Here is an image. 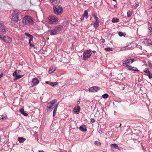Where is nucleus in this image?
Here are the masks:
<instances>
[{
	"instance_id": "2",
	"label": "nucleus",
	"mask_w": 152,
	"mask_h": 152,
	"mask_svg": "<svg viewBox=\"0 0 152 152\" xmlns=\"http://www.w3.org/2000/svg\"><path fill=\"white\" fill-rule=\"evenodd\" d=\"M22 22L24 24L28 26L33 25L34 23L32 18L29 16H25L23 19Z\"/></svg>"
},
{
	"instance_id": "30",
	"label": "nucleus",
	"mask_w": 152,
	"mask_h": 152,
	"mask_svg": "<svg viewBox=\"0 0 152 152\" xmlns=\"http://www.w3.org/2000/svg\"><path fill=\"white\" fill-rule=\"evenodd\" d=\"M111 147L112 148H114L116 149L118 147L117 144H112L111 145Z\"/></svg>"
},
{
	"instance_id": "20",
	"label": "nucleus",
	"mask_w": 152,
	"mask_h": 152,
	"mask_svg": "<svg viewBox=\"0 0 152 152\" xmlns=\"http://www.w3.org/2000/svg\"><path fill=\"white\" fill-rule=\"evenodd\" d=\"M80 130L83 132H86L87 131V129L86 126L85 125H82L80 126Z\"/></svg>"
},
{
	"instance_id": "7",
	"label": "nucleus",
	"mask_w": 152,
	"mask_h": 152,
	"mask_svg": "<svg viewBox=\"0 0 152 152\" xmlns=\"http://www.w3.org/2000/svg\"><path fill=\"white\" fill-rule=\"evenodd\" d=\"M18 13L14 12L12 14L11 19V23L12 25H15L19 21L18 18Z\"/></svg>"
},
{
	"instance_id": "22",
	"label": "nucleus",
	"mask_w": 152,
	"mask_h": 152,
	"mask_svg": "<svg viewBox=\"0 0 152 152\" xmlns=\"http://www.w3.org/2000/svg\"><path fill=\"white\" fill-rule=\"evenodd\" d=\"M134 44L133 43H131L130 45H128L125 48V49H131L132 47H134Z\"/></svg>"
},
{
	"instance_id": "1",
	"label": "nucleus",
	"mask_w": 152,
	"mask_h": 152,
	"mask_svg": "<svg viewBox=\"0 0 152 152\" xmlns=\"http://www.w3.org/2000/svg\"><path fill=\"white\" fill-rule=\"evenodd\" d=\"M63 26L62 25H57L53 27L49 30V32L51 35H55L60 32Z\"/></svg>"
},
{
	"instance_id": "40",
	"label": "nucleus",
	"mask_w": 152,
	"mask_h": 152,
	"mask_svg": "<svg viewBox=\"0 0 152 152\" xmlns=\"http://www.w3.org/2000/svg\"><path fill=\"white\" fill-rule=\"evenodd\" d=\"M92 16L96 19V20H99L98 19V18L97 17V16L96 15H93Z\"/></svg>"
},
{
	"instance_id": "5",
	"label": "nucleus",
	"mask_w": 152,
	"mask_h": 152,
	"mask_svg": "<svg viewBox=\"0 0 152 152\" xmlns=\"http://www.w3.org/2000/svg\"><path fill=\"white\" fill-rule=\"evenodd\" d=\"M53 9L54 13L57 15H60L63 12V9L61 6L58 5L53 6Z\"/></svg>"
},
{
	"instance_id": "50",
	"label": "nucleus",
	"mask_w": 152,
	"mask_h": 152,
	"mask_svg": "<svg viewBox=\"0 0 152 152\" xmlns=\"http://www.w3.org/2000/svg\"><path fill=\"white\" fill-rule=\"evenodd\" d=\"M92 52L93 53H96V51L95 50H93L92 51Z\"/></svg>"
},
{
	"instance_id": "49",
	"label": "nucleus",
	"mask_w": 152,
	"mask_h": 152,
	"mask_svg": "<svg viewBox=\"0 0 152 152\" xmlns=\"http://www.w3.org/2000/svg\"><path fill=\"white\" fill-rule=\"evenodd\" d=\"M102 42H104H104H105L104 39H102Z\"/></svg>"
},
{
	"instance_id": "36",
	"label": "nucleus",
	"mask_w": 152,
	"mask_h": 152,
	"mask_svg": "<svg viewBox=\"0 0 152 152\" xmlns=\"http://www.w3.org/2000/svg\"><path fill=\"white\" fill-rule=\"evenodd\" d=\"M118 34L120 37L124 36V33L121 32H119L118 33Z\"/></svg>"
},
{
	"instance_id": "10",
	"label": "nucleus",
	"mask_w": 152,
	"mask_h": 152,
	"mask_svg": "<svg viewBox=\"0 0 152 152\" xmlns=\"http://www.w3.org/2000/svg\"><path fill=\"white\" fill-rule=\"evenodd\" d=\"M148 30L149 35L152 37V24L151 23H148Z\"/></svg>"
},
{
	"instance_id": "33",
	"label": "nucleus",
	"mask_w": 152,
	"mask_h": 152,
	"mask_svg": "<svg viewBox=\"0 0 152 152\" xmlns=\"http://www.w3.org/2000/svg\"><path fill=\"white\" fill-rule=\"evenodd\" d=\"M105 50L107 51H112V49L110 48H105Z\"/></svg>"
},
{
	"instance_id": "25",
	"label": "nucleus",
	"mask_w": 152,
	"mask_h": 152,
	"mask_svg": "<svg viewBox=\"0 0 152 152\" xmlns=\"http://www.w3.org/2000/svg\"><path fill=\"white\" fill-rule=\"evenodd\" d=\"M20 112L21 114L23 115L24 116H27L28 115V114L27 113L24 112V109L23 108L20 109Z\"/></svg>"
},
{
	"instance_id": "8",
	"label": "nucleus",
	"mask_w": 152,
	"mask_h": 152,
	"mask_svg": "<svg viewBox=\"0 0 152 152\" xmlns=\"http://www.w3.org/2000/svg\"><path fill=\"white\" fill-rule=\"evenodd\" d=\"M134 61V60L132 59H127L124 61L125 62L123 63V66H126L127 67L128 66H129L128 64H132Z\"/></svg>"
},
{
	"instance_id": "15",
	"label": "nucleus",
	"mask_w": 152,
	"mask_h": 152,
	"mask_svg": "<svg viewBox=\"0 0 152 152\" xmlns=\"http://www.w3.org/2000/svg\"><path fill=\"white\" fill-rule=\"evenodd\" d=\"M76 80H73L72 79H69L67 80L66 81V84L67 85H71L73 84L75 82L74 81H76Z\"/></svg>"
},
{
	"instance_id": "16",
	"label": "nucleus",
	"mask_w": 152,
	"mask_h": 152,
	"mask_svg": "<svg viewBox=\"0 0 152 152\" xmlns=\"http://www.w3.org/2000/svg\"><path fill=\"white\" fill-rule=\"evenodd\" d=\"M50 1L54 6L58 5L60 2L59 0H50Z\"/></svg>"
},
{
	"instance_id": "58",
	"label": "nucleus",
	"mask_w": 152,
	"mask_h": 152,
	"mask_svg": "<svg viewBox=\"0 0 152 152\" xmlns=\"http://www.w3.org/2000/svg\"><path fill=\"white\" fill-rule=\"evenodd\" d=\"M121 124H120V126H121Z\"/></svg>"
},
{
	"instance_id": "31",
	"label": "nucleus",
	"mask_w": 152,
	"mask_h": 152,
	"mask_svg": "<svg viewBox=\"0 0 152 152\" xmlns=\"http://www.w3.org/2000/svg\"><path fill=\"white\" fill-rule=\"evenodd\" d=\"M132 13L131 11L129 10L127 12V16L128 17H130L132 15Z\"/></svg>"
},
{
	"instance_id": "35",
	"label": "nucleus",
	"mask_w": 152,
	"mask_h": 152,
	"mask_svg": "<svg viewBox=\"0 0 152 152\" xmlns=\"http://www.w3.org/2000/svg\"><path fill=\"white\" fill-rule=\"evenodd\" d=\"M7 118V115L6 114H4L2 115L1 119H6Z\"/></svg>"
},
{
	"instance_id": "47",
	"label": "nucleus",
	"mask_w": 152,
	"mask_h": 152,
	"mask_svg": "<svg viewBox=\"0 0 152 152\" xmlns=\"http://www.w3.org/2000/svg\"><path fill=\"white\" fill-rule=\"evenodd\" d=\"M3 76V73L0 74V78H1V77H2Z\"/></svg>"
},
{
	"instance_id": "44",
	"label": "nucleus",
	"mask_w": 152,
	"mask_h": 152,
	"mask_svg": "<svg viewBox=\"0 0 152 152\" xmlns=\"http://www.w3.org/2000/svg\"><path fill=\"white\" fill-rule=\"evenodd\" d=\"M91 121L92 123L95 122V120L94 118H91Z\"/></svg>"
},
{
	"instance_id": "51",
	"label": "nucleus",
	"mask_w": 152,
	"mask_h": 152,
	"mask_svg": "<svg viewBox=\"0 0 152 152\" xmlns=\"http://www.w3.org/2000/svg\"><path fill=\"white\" fill-rule=\"evenodd\" d=\"M38 152H44V151H41L40 150V151H39Z\"/></svg>"
},
{
	"instance_id": "17",
	"label": "nucleus",
	"mask_w": 152,
	"mask_h": 152,
	"mask_svg": "<svg viewBox=\"0 0 152 152\" xmlns=\"http://www.w3.org/2000/svg\"><path fill=\"white\" fill-rule=\"evenodd\" d=\"M32 82L33 86H35L39 83V81L37 78H35L32 79Z\"/></svg>"
},
{
	"instance_id": "41",
	"label": "nucleus",
	"mask_w": 152,
	"mask_h": 152,
	"mask_svg": "<svg viewBox=\"0 0 152 152\" xmlns=\"http://www.w3.org/2000/svg\"><path fill=\"white\" fill-rule=\"evenodd\" d=\"M58 83L57 82H55L53 83V86H55L57 85L58 84Z\"/></svg>"
},
{
	"instance_id": "19",
	"label": "nucleus",
	"mask_w": 152,
	"mask_h": 152,
	"mask_svg": "<svg viewBox=\"0 0 152 152\" xmlns=\"http://www.w3.org/2000/svg\"><path fill=\"white\" fill-rule=\"evenodd\" d=\"M25 35L26 36L30 38L29 40V43H30V42L33 39V36L32 35L30 34H29L27 33H25Z\"/></svg>"
},
{
	"instance_id": "27",
	"label": "nucleus",
	"mask_w": 152,
	"mask_h": 152,
	"mask_svg": "<svg viewBox=\"0 0 152 152\" xmlns=\"http://www.w3.org/2000/svg\"><path fill=\"white\" fill-rule=\"evenodd\" d=\"M23 75H17L15 77V80H17L19 79L22 78L23 77Z\"/></svg>"
},
{
	"instance_id": "48",
	"label": "nucleus",
	"mask_w": 152,
	"mask_h": 152,
	"mask_svg": "<svg viewBox=\"0 0 152 152\" xmlns=\"http://www.w3.org/2000/svg\"><path fill=\"white\" fill-rule=\"evenodd\" d=\"M84 19V17H82L81 18H80V19L81 20H83V19Z\"/></svg>"
},
{
	"instance_id": "24",
	"label": "nucleus",
	"mask_w": 152,
	"mask_h": 152,
	"mask_svg": "<svg viewBox=\"0 0 152 152\" xmlns=\"http://www.w3.org/2000/svg\"><path fill=\"white\" fill-rule=\"evenodd\" d=\"M99 26V21L96 20L94 24V26L95 28H97Z\"/></svg>"
},
{
	"instance_id": "26",
	"label": "nucleus",
	"mask_w": 152,
	"mask_h": 152,
	"mask_svg": "<svg viewBox=\"0 0 152 152\" xmlns=\"http://www.w3.org/2000/svg\"><path fill=\"white\" fill-rule=\"evenodd\" d=\"M58 104H57V105H55V107H54V110L53 111V116H55V114L56 113V111H57V109L58 107Z\"/></svg>"
},
{
	"instance_id": "9",
	"label": "nucleus",
	"mask_w": 152,
	"mask_h": 152,
	"mask_svg": "<svg viewBox=\"0 0 152 152\" xmlns=\"http://www.w3.org/2000/svg\"><path fill=\"white\" fill-rule=\"evenodd\" d=\"M100 89V88L99 87L94 86L91 87L89 90V91L91 92H95L99 91Z\"/></svg>"
},
{
	"instance_id": "32",
	"label": "nucleus",
	"mask_w": 152,
	"mask_h": 152,
	"mask_svg": "<svg viewBox=\"0 0 152 152\" xmlns=\"http://www.w3.org/2000/svg\"><path fill=\"white\" fill-rule=\"evenodd\" d=\"M147 76H148L149 79H151L152 78V73L150 72L148 74H147Z\"/></svg>"
},
{
	"instance_id": "21",
	"label": "nucleus",
	"mask_w": 152,
	"mask_h": 152,
	"mask_svg": "<svg viewBox=\"0 0 152 152\" xmlns=\"http://www.w3.org/2000/svg\"><path fill=\"white\" fill-rule=\"evenodd\" d=\"M80 110V107L77 106V107H76L74 108V111L75 113H78Z\"/></svg>"
},
{
	"instance_id": "4",
	"label": "nucleus",
	"mask_w": 152,
	"mask_h": 152,
	"mask_svg": "<svg viewBox=\"0 0 152 152\" xmlns=\"http://www.w3.org/2000/svg\"><path fill=\"white\" fill-rule=\"evenodd\" d=\"M48 22L50 24H56L58 20V18L55 15H51L48 17Z\"/></svg>"
},
{
	"instance_id": "54",
	"label": "nucleus",
	"mask_w": 152,
	"mask_h": 152,
	"mask_svg": "<svg viewBox=\"0 0 152 152\" xmlns=\"http://www.w3.org/2000/svg\"><path fill=\"white\" fill-rule=\"evenodd\" d=\"M136 6L137 7H138V4H136Z\"/></svg>"
},
{
	"instance_id": "39",
	"label": "nucleus",
	"mask_w": 152,
	"mask_h": 152,
	"mask_svg": "<svg viewBox=\"0 0 152 152\" xmlns=\"http://www.w3.org/2000/svg\"><path fill=\"white\" fill-rule=\"evenodd\" d=\"M144 72L146 73L147 74H148L149 73H150V72L148 70V69H145V70L144 71Z\"/></svg>"
},
{
	"instance_id": "3",
	"label": "nucleus",
	"mask_w": 152,
	"mask_h": 152,
	"mask_svg": "<svg viewBox=\"0 0 152 152\" xmlns=\"http://www.w3.org/2000/svg\"><path fill=\"white\" fill-rule=\"evenodd\" d=\"M56 102L57 100L55 99L51 101L48 104L47 109V112H50L53 108H54L55 105L57 104H55V103Z\"/></svg>"
},
{
	"instance_id": "45",
	"label": "nucleus",
	"mask_w": 152,
	"mask_h": 152,
	"mask_svg": "<svg viewBox=\"0 0 152 152\" xmlns=\"http://www.w3.org/2000/svg\"><path fill=\"white\" fill-rule=\"evenodd\" d=\"M29 43L30 44V45L31 46L33 47L34 46V45L31 43V42L29 43Z\"/></svg>"
},
{
	"instance_id": "53",
	"label": "nucleus",
	"mask_w": 152,
	"mask_h": 152,
	"mask_svg": "<svg viewBox=\"0 0 152 152\" xmlns=\"http://www.w3.org/2000/svg\"><path fill=\"white\" fill-rule=\"evenodd\" d=\"M114 7H117V6L116 5H115L114 6Z\"/></svg>"
},
{
	"instance_id": "28",
	"label": "nucleus",
	"mask_w": 152,
	"mask_h": 152,
	"mask_svg": "<svg viewBox=\"0 0 152 152\" xmlns=\"http://www.w3.org/2000/svg\"><path fill=\"white\" fill-rule=\"evenodd\" d=\"M88 12L86 10H85L83 14V16L86 19L87 18H88Z\"/></svg>"
},
{
	"instance_id": "11",
	"label": "nucleus",
	"mask_w": 152,
	"mask_h": 152,
	"mask_svg": "<svg viewBox=\"0 0 152 152\" xmlns=\"http://www.w3.org/2000/svg\"><path fill=\"white\" fill-rule=\"evenodd\" d=\"M0 32L3 33L6 32L5 27L4 24L0 22Z\"/></svg>"
},
{
	"instance_id": "29",
	"label": "nucleus",
	"mask_w": 152,
	"mask_h": 152,
	"mask_svg": "<svg viewBox=\"0 0 152 152\" xmlns=\"http://www.w3.org/2000/svg\"><path fill=\"white\" fill-rule=\"evenodd\" d=\"M119 19L118 18H113L112 21L113 23H118L119 22Z\"/></svg>"
},
{
	"instance_id": "52",
	"label": "nucleus",
	"mask_w": 152,
	"mask_h": 152,
	"mask_svg": "<svg viewBox=\"0 0 152 152\" xmlns=\"http://www.w3.org/2000/svg\"><path fill=\"white\" fill-rule=\"evenodd\" d=\"M103 95H108V94L106 93V94H103Z\"/></svg>"
},
{
	"instance_id": "14",
	"label": "nucleus",
	"mask_w": 152,
	"mask_h": 152,
	"mask_svg": "<svg viewBox=\"0 0 152 152\" xmlns=\"http://www.w3.org/2000/svg\"><path fill=\"white\" fill-rule=\"evenodd\" d=\"M56 67L54 66H52L49 69V70L48 71L49 73L50 74L52 73L54 71L56 70Z\"/></svg>"
},
{
	"instance_id": "55",
	"label": "nucleus",
	"mask_w": 152,
	"mask_h": 152,
	"mask_svg": "<svg viewBox=\"0 0 152 152\" xmlns=\"http://www.w3.org/2000/svg\"><path fill=\"white\" fill-rule=\"evenodd\" d=\"M113 1H116V0H113Z\"/></svg>"
},
{
	"instance_id": "13",
	"label": "nucleus",
	"mask_w": 152,
	"mask_h": 152,
	"mask_svg": "<svg viewBox=\"0 0 152 152\" xmlns=\"http://www.w3.org/2000/svg\"><path fill=\"white\" fill-rule=\"evenodd\" d=\"M4 41L6 43H10L12 42V39L8 36H4Z\"/></svg>"
},
{
	"instance_id": "38",
	"label": "nucleus",
	"mask_w": 152,
	"mask_h": 152,
	"mask_svg": "<svg viewBox=\"0 0 152 152\" xmlns=\"http://www.w3.org/2000/svg\"><path fill=\"white\" fill-rule=\"evenodd\" d=\"M18 73L17 72V71H15L13 73V76L14 77H15L16 75H17L18 74Z\"/></svg>"
},
{
	"instance_id": "42",
	"label": "nucleus",
	"mask_w": 152,
	"mask_h": 152,
	"mask_svg": "<svg viewBox=\"0 0 152 152\" xmlns=\"http://www.w3.org/2000/svg\"><path fill=\"white\" fill-rule=\"evenodd\" d=\"M4 35H1V37H0V39H2L3 40H4Z\"/></svg>"
},
{
	"instance_id": "6",
	"label": "nucleus",
	"mask_w": 152,
	"mask_h": 152,
	"mask_svg": "<svg viewBox=\"0 0 152 152\" xmlns=\"http://www.w3.org/2000/svg\"><path fill=\"white\" fill-rule=\"evenodd\" d=\"M92 54L91 50V49L86 50L84 51L83 54V59L86 60L90 58Z\"/></svg>"
},
{
	"instance_id": "46",
	"label": "nucleus",
	"mask_w": 152,
	"mask_h": 152,
	"mask_svg": "<svg viewBox=\"0 0 152 152\" xmlns=\"http://www.w3.org/2000/svg\"><path fill=\"white\" fill-rule=\"evenodd\" d=\"M125 48H126V47H124L123 48V49H121V50H126L127 49H125Z\"/></svg>"
},
{
	"instance_id": "34",
	"label": "nucleus",
	"mask_w": 152,
	"mask_h": 152,
	"mask_svg": "<svg viewBox=\"0 0 152 152\" xmlns=\"http://www.w3.org/2000/svg\"><path fill=\"white\" fill-rule=\"evenodd\" d=\"M94 144L97 146H99L101 145V143L98 141H96L94 142Z\"/></svg>"
},
{
	"instance_id": "59",
	"label": "nucleus",
	"mask_w": 152,
	"mask_h": 152,
	"mask_svg": "<svg viewBox=\"0 0 152 152\" xmlns=\"http://www.w3.org/2000/svg\"><path fill=\"white\" fill-rule=\"evenodd\" d=\"M151 8H152V7H151Z\"/></svg>"
},
{
	"instance_id": "60",
	"label": "nucleus",
	"mask_w": 152,
	"mask_h": 152,
	"mask_svg": "<svg viewBox=\"0 0 152 152\" xmlns=\"http://www.w3.org/2000/svg\"><path fill=\"white\" fill-rule=\"evenodd\" d=\"M151 0L152 1V0Z\"/></svg>"
},
{
	"instance_id": "57",
	"label": "nucleus",
	"mask_w": 152,
	"mask_h": 152,
	"mask_svg": "<svg viewBox=\"0 0 152 152\" xmlns=\"http://www.w3.org/2000/svg\"><path fill=\"white\" fill-rule=\"evenodd\" d=\"M140 48L141 49V48H142V46H140Z\"/></svg>"
},
{
	"instance_id": "56",
	"label": "nucleus",
	"mask_w": 152,
	"mask_h": 152,
	"mask_svg": "<svg viewBox=\"0 0 152 152\" xmlns=\"http://www.w3.org/2000/svg\"><path fill=\"white\" fill-rule=\"evenodd\" d=\"M150 65H151V64H149V66H150Z\"/></svg>"
},
{
	"instance_id": "43",
	"label": "nucleus",
	"mask_w": 152,
	"mask_h": 152,
	"mask_svg": "<svg viewBox=\"0 0 152 152\" xmlns=\"http://www.w3.org/2000/svg\"><path fill=\"white\" fill-rule=\"evenodd\" d=\"M102 97L104 99H107L108 97V96H102Z\"/></svg>"
},
{
	"instance_id": "18",
	"label": "nucleus",
	"mask_w": 152,
	"mask_h": 152,
	"mask_svg": "<svg viewBox=\"0 0 152 152\" xmlns=\"http://www.w3.org/2000/svg\"><path fill=\"white\" fill-rule=\"evenodd\" d=\"M127 68L128 69L130 70H132L133 71H137L138 70L137 69L136 67H133L130 65L128 66Z\"/></svg>"
},
{
	"instance_id": "12",
	"label": "nucleus",
	"mask_w": 152,
	"mask_h": 152,
	"mask_svg": "<svg viewBox=\"0 0 152 152\" xmlns=\"http://www.w3.org/2000/svg\"><path fill=\"white\" fill-rule=\"evenodd\" d=\"M144 44L146 46H150L152 45V42L151 39H146L143 42Z\"/></svg>"
},
{
	"instance_id": "23",
	"label": "nucleus",
	"mask_w": 152,
	"mask_h": 152,
	"mask_svg": "<svg viewBox=\"0 0 152 152\" xmlns=\"http://www.w3.org/2000/svg\"><path fill=\"white\" fill-rule=\"evenodd\" d=\"M18 140L20 143H22L25 141L26 139L23 137H19Z\"/></svg>"
},
{
	"instance_id": "37",
	"label": "nucleus",
	"mask_w": 152,
	"mask_h": 152,
	"mask_svg": "<svg viewBox=\"0 0 152 152\" xmlns=\"http://www.w3.org/2000/svg\"><path fill=\"white\" fill-rule=\"evenodd\" d=\"M47 84H49L50 86H53V83L50 82H47Z\"/></svg>"
}]
</instances>
